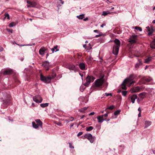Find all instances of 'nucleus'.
I'll list each match as a JSON object with an SVG mask.
<instances>
[{
	"instance_id": "obj_1",
	"label": "nucleus",
	"mask_w": 155,
	"mask_h": 155,
	"mask_svg": "<svg viewBox=\"0 0 155 155\" xmlns=\"http://www.w3.org/2000/svg\"><path fill=\"white\" fill-rule=\"evenodd\" d=\"M104 76L101 78L96 80L93 84V87L95 89H99L101 88L104 82Z\"/></svg>"
},
{
	"instance_id": "obj_2",
	"label": "nucleus",
	"mask_w": 155,
	"mask_h": 155,
	"mask_svg": "<svg viewBox=\"0 0 155 155\" xmlns=\"http://www.w3.org/2000/svg\"><path fill=\"white\" fill-rule=\"evenodd\" d=\"M114 44L113 46V53L115 55L118 54L119 48L120 46V42L117 39H115L114 41Z\"/></svg>"
},
{
	"instance_id": "obj_3",
	"label": "nucleus",
	"mask_w": 155,
	"mask_h": 155,
	"mask_svg": "<svg viewBox=\"0 0 155 155\" xmlns=\"http://www.w3.org/2000/svg\"><path fill=\"white\" fill-rule=\"evenodd\" d=\"M134 82L132 81L130 78H127L125 79L122 83L121 84V87L123 89L126 90L127 89L126 87V85H127L129 84V86H130Z\"/></svg>"
},
{
	"instance_id": "obj_4",
	"label": "nucleus",
	"mask_w": 155,
	"mask_h": 155,
	"mask_svg": "<svg viewBox=\"0 0 155 155\" xmlns=\"http://www.w3.org/2000/svg\"><path fill=\"white\" fill-rule=\"evenodd\" d=\"M95 78L92 76L88 75L86 79V82L84 84V85L88 86L91 82H92L94 80Z\"/></svg>"
},
{
	"instance_id": "obj_5",
	"label": "nucleus",
	"mask_w": 155,
	"mask_h": 155,
	"mask_svg": "<svg viewBox=\"0 0 155 155\" xmlns=\"http://www.w3.org/2000/svg\"><path fill=\"white\" fill-rule=\"evenodd\" d=\"M33 100L35 102L39 103L42 101V99L40 95H37L33 97Z\"/></svg>"
},
{
	"instance_id": "obj_6",
	"label": "nucleus",
	"mask_w": 155,
	"mask_h": 155,
	"mask_svg": "<svg viewBox=\"0 0 155 155\" xmlns=\"http://www.w3.org/2000/svg\"><path fill=\"white\" fill-rule=\"evenodd\" d=\"M137 37V35H132L129 38V40L128 41L131 44L135 43L136 42V39Z\"/></svg>"
},
{
	"instance_id": "obj_7",
	"label": "nucleus",
	"mask_w": 155,
	"mask_h": 155,
	"mask_svg": "<svg viewBox=\"0 0 155 155\" xmlns=\"http://www.w3.org/2000/svg\"><path fill=\"white\" fill-rule=\"evenodd\" d=\"M40 78L41 81L45 83L49 82L50 79L48 76L45 77L43 76L42 74H40Z\"/></svg>"
},
{
	"instance_id": "obj_8",
	"label": "nucleus",
	"mask_w": 155,
	"mask_h": 155,
	"mask_svg": "<svg viewBox=\"0 0 155 155\" xmlns=\"http://www.w3.org/2000/svg\"><path fill=\"white\" fill-rule=\"evenodd\" d=\"M84 137L89 140L91 143H93L94 142V140L91 134H85Z\"/></svg>"
},
{
	"instance_id": "obj_9",
	"label": "nucleus",
	"mask_w": 155,
	"mask_h": 155,
	"mask_svg": "<svg viewBox=\"0 0 155 155\" xmlns=\"http://www.w3.org/2000/svg\"><path fill=\"white\" fill-rule=\"evenodd\" d=\"M12 70L9 68L5 69L3 71V73L4 75H8L12 74Z\"/></svg>"
},
{
	"instance_id": "obj_10",
	"label": "nucleus",
	"mask_w": 155,
	"mask_h": 155,
	"mask_svg": "<svg viewBox=\"0 0 155 155\" xmlns=\"http://www.w3.org/2000/svg\"><path fill=\"white\" fill-rule=\"evenodd\" d=\"M42 65L45 67L46 70H49L48 67L49 65V63L48 62L46 61L43 62L42 64Z\"/></svg>"
},
{
	"instance_id": "obj_11",
	"label": "nucleus",
	"mask_w": 155,
	"mask_h": 155,
	"mask_svg": "<svg viewBox=\"0 0 155 155\" xmlns=\"http://www.w3.org/2000/svg\"><path fill=\"white\" fill-rule=\"evenodd\" d=\"M2 106L4 108L6 107L8 104V100H3Z\"/></svg>"
},
{
	"instance_id": "obj_12",
	"label": "nucleus",
	"mask_w": 155,
	"mask_h": 155,
	"mask_svg": "<svg viewBox=\"0 0 155 155\" xmlns=\"http://www.w3.org/2000/svg\"><path fill=\"white\" fill-rule=\"evenodd\" d=\"M80 69L82 70H84L85 69V66L84 63H81L78 65Z\"/></svg>"
},
{
	"instance_id": "obj_13",
	"label": "nucleus",
	"mask_w": 155,
	"mask_h": 155,
	"mask_svg": "<svg viewBox=\"0 0 155 155\" xmlns=\"http://www.w3.org/2000/svg\"><path fill=\"white\" fill-rule=\"evenodd\" d=\"M130 98L132 102L134 103L135 102V99L137 98V96L135 94L132 95L130 96Z\"/></svg>"
},
{
	"instance_id": "obj_14",
	"label": "nucleus",
	"mask_w": 155,
	"mask_h": 155,
	"mask_svg": "<svg viewBox=\"0 0 155 155\" xmlns=\"http://www.w3.org/2000/svg\"><path fill=\"white\" fill-rule=\"evenodd\" d=\"M98 120V122L99 123H102L104 120H106V119H103V115L99 116L97 117Z\"/></svg>"
},
{
	"instance_id": "obj_15",
	"label": "nucleus",
	"mask_w": 155,
	"mask_h": 155,
	"mask_svg": "<svg viewBox=\"0 0 155 155\" xmlns=\"http://www.w3.org/2000/svg\"><path fill=\"white\" fill-rule=\"evenodd\" d=\"M152 124V122L151 121L148 120H146L145 122V126L144 127L145 128H147L148 127L150 126Z\"/></svg>"
},
{
	"instance_id": "obj_16",
	"label": "nucleus",
	"mask_w": 155,
	"mask_h": 155,
	"mask_svg": "<svg viewBox=\"0 0 155 155\" xmlns=\"http://www.w3.org/2000/svg\"><path fill=\"white\" fill-rule=\"evenodd\" d=\"M46 49L45 48H41L39 50V53L41 55H43Z\"/></svg>"
},
{
	"instance_id": "obj_17",
	"label": "nucleus",
	"mask_w": 155,
	"mask_h": 155,
	"mask_svg": "<svg viewBox=\"0 0 155 155\" xmlns=\"http://www.w3.org/2000/svg\"><path fill=\"white\" fill-rule=\"evenodd\" d=\"M142 64V61L139 60H138V62L136 63L135 65V67L137 69H138L139 67Z\"/></svg>"
},
{
	"instance_id": "obj_18",
	"label": "nucleus",
	"mask_w": 155,
	"mask_h": 155,
	"mask_svg": "<svg viewBox=\"0 0 155 155\" xmlns=\"http://www.w3.org/2000/svg\"><path fill=\"white\" fill-rule=\"evenodd\" d=\"M139 96L140 98L144 99L146 97V94L145 93H141L139 94Z\"/></svg>"
},
{
	"instance_id": "obj_19",
	"label": "nucleus",
	"mask_w": 155,
	"mask_h": 155,
	"mask_svg": "<svg viewBox=\"0 0 155 155\" xmlns=\"http://www.w3.org/2000/svg\"><path fill=\"white\" fill-rule=\"evenodd\" d=\"M154 31V29H153V27L151 26V28L148 31L149 32L148 33V35L150 36L152 35Z\"/></svg>"
},
{
	"instance_id": "obj_20",
	"label": "nucleus",
	"mask_w": 155,
	"mask_h": 155,
	"mask_svg": "<svg viewBox=\"0 0 155 155\" xmlns=\"http://www.w3.org/2000/svg\"><path fill=\"white\" fill-rule=\"evenodd\" d=\"M35 121L36 123H37V124H38L39 125V126L40 127H42V123L41 121L39 119H37L35 120Z\"/></svg>"
},
{
	"instance_id": "obj_21",
	"label": "nucleus",
	"mask_w": 155,
	"mask_h": 155,
	"mask_svg": "<svg viewBox=\"0 0 155 155\" xmlns=\"http://www.w3.org/2000/svg\"><path fill=\"white\" fill-rule=\"evenodd\" d=\"M140 90V88L138 87H136L133 88L132 89V91L133 92H137Z\"/></svg>"
},
{
	"instance_id": "obj_22",
	"label": "nucleus",
	"mask_w": 155,
	"mask_h": 155,
	"mask_svg": "<svg viewBox=\"0 0 155 155\" xmlns=\"http://www.w3.org/2000/svg\"><path fill=\"white\" fill-rule=\"evenodd\" d=\"M48 76L49 78L50 79V81L51 79L54 78L56 77V74L55 73H53L51 76L49 75Z\"/></svg>"
},
{
	"instance_id": "obj_23",
	"label": "nucleus",
	"mask_w": 155,
	"mask_h": 155,
	"mask_svg": "<svg viewBox=\"0 0 155 155\" xmlns=\"http://www.w3.org/2000/svg\"><path fill=\"white\" fill-rule=\"evenodd\" d=\"M143 79L146 82H149L152 80V78H144Z\"/></svg>"
},
{
	"instance_id": "obj_24",
	"label": "nucleus",
	"mask_w": 155,
	"mask_h": 155,
	"mask_svg": "<svg viewBox=\"0 0 155 155\" xmlns=\"http://www.w3.org/2000/svg\"><path fill=\"white\" fill-rule=\"evenodd\" d=\"M58 46H55L53 48H51V50L52 53H54V52H56L58 51L59 50L57 48Z\"/></svg>"
},
{
	"instance_id": "obj_25",
	"label": "nucleus",
	"mask_w": 155,
	"mask_h": 155,
	"mask_svg": "<svg viewBox=\"0 0 155 155\" xmlns=\"http://www.w3.org/2000/svg\"><path fill=\"white\" fill-rule=\"evenodd\" d=\"M32 124L33 127L35 129L38 128L39 126L38 124H36L35 123L34 121L32 122Z\"/></svg>"
},
{
	"instance_id": "obj_26",
	"label": "nucleus",
	"mask_w": 155,
	"mask_h": 155,
	"mask_svg": "<svg viewBox=\"0 0 155 155\" xmlns=\"http://www.w3.org/2000/svg\"><path fill=\"white\" fill-rule=\"evenodd\" d=\"M150 46L152 48H155V40L153 41L151 43Z\"/></svg>"
},
{
	"instance_id": "obj_27",
	"label": "nucleus",
	"mask_w": 155,
	"mask_h": 155,
	"mask_svg": "<svg viewBox=\"0 0 155 155\" xmlns=\"http://www.w3.org/2000/svg\"><path fill=\"white\" fill-rule=\"evenodd\" d=\"M152 59V57H148L145 59L144 62L146 63H148Z\"/></svg>"
},
{
	"instance_id": "obj_28",
	"label": "nucleus",
	"mask_w": 155,
	"mask_h": 155,
	"mask_svg": "<svg viewBox=\"0 0 155 155\" xmlns=\"http://www.w3.org/2000/svg\"><path fill=\"white\" fill-rule=\"evenodd\" d=\"M84 17V14L80 15L77 16V18L79 19H82Z\"/></svg>"
},
{
	"instance_id": "obj_29",
	"label": "nucleus",
	"mask_w": 155,
	"mask_h": 155,
	"mask_svg": "<svg viewBox=\"0 0 155 155\" xmlns=\"http://www.w3.org/2000/svg\"><path fill=\"white\" fill-rule=\"evenodd\" d=\"M48 103H46L45 104H40V106L42 107H45L48 106Z\"/></svg>"
},
{
	"instance_id": "obj_30",
	"label": "nucleus",
	"mask_w": 155,
	"mask_h": 155,
	"mask_svg": "<svg viewBox=\"0 0 155 155\" xmlns=\"http://www.w3.org/2000/svg\"><path fill=\"white\" fill-rule=\"evenodd\" d=\"M75 66L74 65H71L69 67V69L70 70H74L75 69Z\"/></svg>"
},
{
	"instance_id": "obj_31",
	"label": "nucleus",
	"mask_w": 155,
	"mask_h": 155,
	"mask_svg": "<svg viewBox=\"0 0 155 155\" xmlns=\"http://www.w3.org/2000/svg\"><path fill=\"white\" fill-rule=\"evenodd\" d=\"M93 127L92 126L87 127H86V130L87 131H90L93 129Z\"/></svg>"
},
{
	"instance_id": "obj_32",
	"label": "nucleus",
	"mask_w": 155,
	"mask_h": 155,
	"mask_svg": "<svg viewBox=\"0 0 155 155\" xmlns=\"http://www.w3.org/2000/svg\"><path fill=\"white\" fill-rule=\"evenodd\" d=\"M134 28L135 29H136L138 31H142V29L140 27H139L136 26V27H135Z\"/></svg>"
},
{
	"instance_id": "obj_33",
	"label": "nucleus",
	"mask_w": 155,
	"mask_h": 155,
	"mask_svg": "<svg viewBox=\"0 0 155 155\" xmlns=\"http://www.w3.org/2000/svg\"><path fill=\"white\" fill-rule=\"evenodd\" d=\"M85 86H86L84 85V86H81L80 87V90L81 91H83V90L85 88Z\"/></svg>"
},
{
	"instance_id": "obj_34",
	"label": "nucleus",
	"mask_w": 155,
	"mask_h": 155,
	"mask_svg": "<svg viewBox=\"0 0 155 155\" xmlns=\"http://www.w3.org/2000/svg\"><path fill=\"white\" fill-rule=\"evenodd\" d=\"M114 105H111L110 106L108 107L106 109H105V110H106L107 109H109L110 110H112L114 107Z\"/></svg>"
},
{
	"instance_id": "obj_35",
	"label": "nucleus",
	"mask_w": 155,
	"mask_h": 155,
	"mask_svg": "<svg viewBox=\"0 0 155 155\" xmlns=\"http://www.w3.org/2000/svg\"><path fill=\"white\" fill-rule=\"evenodd\" d=\"M121 93L122 95L124 96H125L127 94V91H122Z\"/></svg>"
},
{
	"instance_id": "obj_36",
	"label": "nucleus",
	"mask_w": 155,
	"mask_h": 155,
	"mask_svg": "<svg viewBox=\"0 0 155 155\" xmlns=\"http://www.w3.org/2000/svg\"><path fill=\"white\" fill-rule=\"evenodd\" d=\"M36 3L35 2H31V5L32 7H35L36 5Z\"/></svg>"
},
{
	"instance_id": "obj_37",
	"label": "nucleus",
	"mask_w": 155,
	"mask_h": 155,
	"mask_svg": "<svg viewBox=\"0 0 155 155\" xmlns=\"http://www.w3.org/2000/svg\"><path fill=\"white\" fill-rule=\"evenodd\" d=\"M120 112V110H118L116 111L114 113V115H115L119 114Z\"/></svg>"
},
{
	"instance_id": "obj_38",
	"label": "nucleus",
	"mask_w": 155,
	"mask_h": 155,
	"mask_svg": "<svg viewBox=\"0 0 155 155\" xmlns=\"http://www.w3.org/2000/svg\"><path fill=\"white\" fill-rule=\"evenodd\" d=\"M99 34L98 35H97L95 36L96 38H98V37H99L100 36H102L103 35V34L101 32H99Z\"/></svg>"
},
{
	"instance_id": "obj_39",
	"label": "nucleus",
	"mask_w": 155,
	"mask_h": 155,
	"mask_svg": "<svg viewBox=\"0 0 155 155\" xmlns=\"http://www.w3.org/2000/svg\"><path fill=\"white\" fill-rule=\"evenodd\" d=\"M7 18L8 19H9V18H10L8 14V13L6 14L5 15V17L4 18Z\"/></svg>"
},
{
	"instance_id": "obj_40",
	"label": "nucleus",
	"mask_w": 155,
	"mask_h": 155,
	"mask_svg": "<svg viewBox=\"0 0 155 155\" xmlns=\"http://www.w3.org/2000/svg\"><path fill=\"white\" fill-rule=\"evenodd\" d=\"M102 15L105 16L107 15V11H103L102 12Z\"/></svg>"
},
{
	"instance_id": "obj_41",
	"label": "nucleus",
	"mask_w": 155,
	"mask_h": 155,
	"mask_svg": "<svg viewBox=\"0 0 155 155\" xmlns=\"http://www.w3.org/2000/svg\"><path fill=\"white\" fill-rule=\"evenodd\" d=\"M15 25V23L13 22L10 23L9 25V26L11 27H13Z\"/></svg>"
},
{
	"instance_id": "obj_42",
	"label": "nucleus",
	"mask_w": 155,
	"mask_h": 155,
	"mask_svg": "<svg viewBox=\"0 0 155 155\" xmlns=\"http://www.w3.org/2000/svg\"><path fill=\"white\" fill-rule=\"evenodd\" d=\"M16 44L18 46H21V47H22V46H29V45L30 46V45H20L19 44Z\"/></svg>"
},
{
	"instance_id": "obj_43",
	"label": "nucleus",
	"mask_w": 155,
	"mask_h": 155,
	"mask_svg": "<svg viewBox=\"0 0 155 155\" xmlns=\"http://www.w3.org/2000/svg\"><path fill=\"white\" fill-rule=\"evenodd\" d=\"M83 134V132H79V133L77 134V136L79 137L81 135Z\"/></svg>"
},
{
	"instance_id": "obj_44",
	"label": "nucleus",
	"mask_w": 155,
	"mask_h": 155,
	"mask_svg": "<svg viewBox=\"0 0 155 155\" xmlns=\"http://www.w3.org/2000/svg\"><path fill=\"white\" fill-rule=\"evenodd\" d=\"M69 147L70 148H74V147L72 145L71 143H69Z\"/></svg>"
},
{
	"instance_id": "obj_45",
	"label": "nucleus",
	"mask_w": 155,
	"mask_h": 155,
	"mask_svg": "<svg viewBox=\"0 0 155 155\" xmlns=\"http://www.w3.org/2000/svg\"><path fill=\"white\" fill-rule=\"evenodd\" d=\"M105 95L106 96H112V95H111V94H110V93H105Z\"/></svg>"
},
{
	"instance_id": "obj_46",
	"label": "nucleus",
	"mask_w": 155,
	"mask_h": 155,
	"mask_svg": "<svg viewBox=\"0 0 155 155\" xmlns=\"http://www.w3.org/2000/svg\"><path fill=\"white\" fill-rule=\"evenodd\" d=\"M87 107H84V108L81 109V111H84L86 110L87 109Z\"/></svg>"
},
{
	"instance_id": "obj_47",
	"label": "nucleus",
	"mask_w": 155,
	"mask_h": 155,
	"mask_svg": "<svg viewBox=\"0 0 155 155\" xmlns=\"http://www.w3.org/2000/svg\"><path fill=\"white\" fill-rule=\"evenodd\" d=\"M7 30L9 32H10L11 33H12L13 32V30L11 29V30H10V29H7Z\"/></svg>"
},
{
	"instance_id": "obj_48",
	"label": "nucleus",
	"mask_w": 155,
	"mask_h": 155,
	"mask_svg": "<svg viewBox=\"0 0 155 155\" xmlns=\"http://www.w3.org/2000/svg\"><path fill=\"white\" fill-rule=\"evenodd\" d=\"M94 32H97L99 33V32H100L98 30H95L94 31Z\"/></svg>"
},
{
	"instance_id": "obj_49",
	"label": "nucleus",
	"mask_w": 155,
	"mask_h": 155,
	"mask_svg": "<svg viewBox=\"0 0 155 155\" xmlns=\"http://www.w3.org/2000/svg\"><path fill=\"white\" fill-rule=\"evenodd\" d=\"M31 2H30V1H27V3L28 4H29L30 5H31Z\"/></svg>"
},
{
	"instance_id": "obj_50",
	"label": "nucleus",
	"mask_w": 155,
	"mask_h": 155,
	"mask_svg": "<svg viewBox=\"0 0 155 155\" xmlns=\"http://www.w3.org/2000/svg\"><path fill=\"white\" fill-rule=\"evenodd\" d=\"M3 48L2 47L0 46V51H2L3 50Z\"/></svg>"
},
{
	"instance_id": "obj_51",
	"label": "nucleus",
	"mask_w": 155,
	"mask_h": 155,
	"mask_svg": "<svg viewBox=\"0 0 155 155\" xmlns=\"http://www.w3.org/2000/svg\"><path fill=\"white\" fill-rule=\"evenodd\" d=\"M146 28L147 29V30L148 31L151 28V27H150L149 26H147L146 27Z\"/></svg>"
},
{
	"instance_id": "obj_52",
	"label": "nucleus",
	"mask_w": 155,
	"mask_h": 155,
	"mask_svg": "<svg viewBox=\"0 0 155 155\" xmlns=\"http://www.w3.org/2000/svg\"><path fill=\"white\" fill-rule=\"evenodd\" d=\"M146 28L147 29V30L148 31L151 28V27H150L149 26H147L146 27Z\"/></svg>"
},
{
	"instance_id": "obj_53",
	"label": "nucleus",
	"mask_w": 155,
	"mask_h": 155,
	"mask_svg": "<svg viewBox=\"0 0 155 155\" xmlns=\"http://www.w3.org/2000/svg\"><path fill=\"white\" fill-rule=\"evenodd\" d=\"M146 28L147 29V30L148 31L151 28V27H150L149 26H147L146 27Z\"/></svg>"
},
{
	"instance_id": "obj_54",
	"label": "nucleus",
	"mask_w": 155,
	"mask_h": 155,
	"mask_svg": "<svg viewBox=\"0 0 155 155\" xmlns=\"http://www.w3.org/2000/svg\"><path fill=\"white\" fill-rule=\"evenodd\" d=\"M94 112H92L91 113L89 114V115H94Z\"/></svg>"
},
{
	"instance_id": "obj_55",
	"label": "nucleus",
	"mask_w": 155,
	"mask_h": 155,
	"mask_svg": "<svg viewBox=\"0 0 155 155\" xmlns=\"http://www.w3.org/2000/svg\"><path fill=\"white\" fill-rule=\"evenodd\" d=\"M103 115V117L104 116L105 117H107L108 116V114L107 113Z\"/></svg>"
},
{
	"instance_id": "obj_56",
	"label": "nucleus",
	"mask_w": 155,
	"mask_h": 155,
	"mask_svg": "<svg viewBox=\"0 0 155 155\" xmlns=\"http://www.w3.org/2000/svg\"><path fill=\"white\" fill-rule=\"evenodd\" d=\"M138 110L139 111V112L141 113V109L140 107H139L138 109Z\"/></svg>"
},
{
	"instance_id": "obj_57",
	"label": "nucleus",
	"mask_w": 155,
	"mask_h": 155,
	"mask_svg": "<svg viewBox=\"0 0 155 155\" xmlns=\"http://www.w3.org/2000/svg\"><path fill=\"white\" fill-rule=\"evenodd\" d=\"M83 20L84 21H86L88 20V18L87 17L86 18H84L83 19Z\"/></svg>"
},
{
	"instance_id": "obj_58",
	"label": "nucleus",
	"mask_w": 155,
	"mask_h": 155,
	"mask_svg": "<svg viewBox=\"0 0 155 155\" xmlns=\"http://www.w3.org/2000/svg\"><path fill=\"white\" fill-rule=\"evenodd\" d=\"M141 113H140V112H139V114H138V117H141Z\"/></svg>"
},
{
	"instance_id": "obj_59",
	"label": "nucleus",
	"mask_w": 155,
	"mask_h": 155,
	"mask_svg": "<svg viewBox=\"0 0 155 155\" xmlns=\"http://www.w3.org/2000/svg\"><path fill=\"white\" fill-rule=\"evenodd\" d=\"M106 25L105 24H102L101 26V28H103L104 27V26H105Z\"/></svg>"
},
{
	"instance_id": "obj_60",
	"label": "nucleus",
	"mask_w": 155,
	"mask_h": 155,
	"mask_svg": "<svg viewBox=\"0 0 155 155\" xmlns=\"http://www.w3.org/2000/svg\"><path fill=\"white\" fill-rule=\"evenodd\" d=\"M27 7L28 8H30L32 7V6L31 5H27Z\"/></svg>"
},
{
	"instance_id": "obj_61",
	"label": "nucleus",
	"mask_w": 155,
	"mask_h": 155,
	"mask_svg": "<svg viewBox=\"0 0 155 155\" xmlns=\"http://www.w3.org/2000/svg\"><path fill=\"white\" fill-rule=\"evenodd\" d=\"M107 14H111V12H109V11H107Z\"/></svg>"
},
{
	"instance_id": "obj_62",
	"label": "nucleus",
	"mask_w": 155,
	"mask_h": 155,
	"mask_svg": "<svg viewBox=\"0 0 155 155\" xmlns=\"http://www.w3.org/2000/svg\"><path fill=\"white\" fill-rule=\"evenodd\" d=\"M60 1L61 2V3L62 4H63L64 3V2L62 0H61V1Z\"/></svg>"
},
{
	"instance_id": "obj_63",
	"label": "nucleus",
	"mask_w": 155,
	"mask_h": 155,
	"mask_svg": "<svg viewBox=\"0 0 155 155\" xmlns=\"http://www.w3.org/2000/svg\"><path fill=\"white\" fill-rule=\"evenodd\" d=\"M86 45H83V47L84 48H86Z\"/></svg>"
},
{
	"instance_id": "obj_64",
	"label": "nucleus",
	"mask_w": 155,
	"mask_h": 155,
	"mask_svg": "<svg viewBox=\"0 0 155 155\" xmlns=\"http://www.w3.org/2000/svg\"><path fill=\"white\" fill-rule=\"evenodd\" d=\"M152 22H153V23H154V24L155 23V20H153V21Z\"/></svg>"
}]
</instances>
